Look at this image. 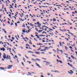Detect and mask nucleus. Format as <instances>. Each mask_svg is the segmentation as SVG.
I'll list each match as a JSON object with an SVG mask.
<instances>
[{
  "instance_id": "4468645a",
  "label": "nucleus",
  "mask_w": 77,
  "mask_h": 77,
  "mask_svg": "<svg viewBox=\"0 0 77 77\" xmlns=\"http://www.w3.org/2000/svg\"><path fill=\"white\" fill-rule=\"evenodd\" d=\"M38 25H39L40 26H41V23H39V22H38L37 23Z\"/></svg>"
},
{
  "instance_id": "6e6552de",
  "label": "nucleus",
  "mask_w": 77,
  "mask_h": 77,
  "mask_svg": "<svg viewBox=\"0 0 77 77\" xmlns=\"http://www.w3.org/2000/svg\"><path fill=\"white\" fill-rule=\"evenodd\" d=\"M51 72H59V71L58 70H57L55 71H54L53 70H51Z\"/></svg>"
},
{
  "instance_id": "423d86ee",
  "label": "nucleus",
  "mask_w": 77,
  "mask_h": 77,
  "mask_svg": "<svg viewBox=\"0 0 77 77\" xmlns=\"http://www.w3.org/2000/svg\"><path fill=\"white\" fill-rule=\"evenodd\" d=\"M50 63H51L47 62L46 63V65H48L50 64Z\"/></svg>"
},
{
  "instance_id": "864d4df0",
  "label": "nucleus",
  "mask_w": 77,
  "mask_h": 77,
  "mask_svg": "<svg viewBox=\"0 0 77 77\" xmlns=\"http://www.w3.org/2000/svg\"><path fill=\"white\" fill-rule=\"evenodd\" d=\"M49 29V30H50L51 31H53V29Z\"/></svg>"
},
{
  "instance_id": "c85d7f7f",
  "label": "nucleus",
  "mask_w": 77,
  "mask_h": 77,
  "mask_svg": "<svg viewBox=\"0 0 77 77\" xmlns=\"http://www.w3.org/2000/svg\"><path fill=\"white\" fill-rule=\"evenodd\" d=\"M65 39H66L67 41H69V39L68 38H65Z\"/></svg>"
},
{
  "instance_id": "a19ab883",
  "label": "nucleus",
  "mask_w": 77,
  "mask_h": 77,
  "mask_svg": "<svg viewBox=\"0 0 77 77\" xmlns=\"http://www.w3.org/2000/svg\"><path fill=\"white\" fill-rule=\"evenodd\" d=\"M29 44H31V45H32V42H29Z\"/></svg>"
},
{
  "instance_id": "8fccbe9b",
  "label": "nucleus",
  "mask_w": 77,
  "mask_h": 77,
  "mask_svg": "<svg viewBox=\"0 0 77 77\" xmlns=\"http://www.w3.org/2000/svg\"><path fill=\"white\" fill-rule=\"evenodd\" d=\"M53 51H54V52H56V51L54 49H53Z\"/></svg>"
},
{
  "instance_id": "20e7f679",
  "label": "nucleus",
  "mask_w": 77,
  "mask_h": 77,
  "mask_svg": "<svg viewBox=\"0 0 77 77\" xmlns=\"http://www.w3.org/2000/svg\"><path fill=\"white\" fill-rule=\"evenodd\" d=\"M70 71H71V72H70L69 71H68V72H69V74H71V73H72V74H73L74 72H73V71H72V70H70Z\"/></svg>"
},
{
  "instance_id": "052dcab7",
  "label": "nucleus",
  "mask_w": 77,
  "mask_h": 77,
  "mask_svg": "<svg viewBox=\"0 0 77 77\" xmlns=\"http://www.w3.org/2000/svg\"><path fill=\"white\" fill-rule=\"evenodd\" d=\"M19 14L20 15V16L21 17H23L21 15V14L19 13Z\"/></svg>"
},
{
  "instance_id": "49530a36",
  "label": "nucleus",
  "mask_w": 77,
  "mask_h": 77,
  "mask_svg": "<svg viewBox=\"0 0 77 77\" xmlns=\"http://www.w3.org/2000/svg\"><path fill=\"white\" fill-rule=\"evenodd\" d=\"M35 29L36 30V31H39V30H38L37 28H36Z\"/></svg>"
},
{
  "instance_id": "4d7b16f0",
  "label": "nucleus",
  "mask_w": 77,
  "mask_h": 77,
  "mask_svg": "<svg viewBox=\"0 0 77 77\" xmlns=\"http://www.w3.org/2000/svg\"><path fill=\"white\" fill-rule=\"evenodd\" d=\"M11 38H12V39H13V40H14V37H12Z\"/></svg>"
},
{
  "instance_id": "37998d69",
  "label": "nucleus",
  "mask_w": 77,
  "mask_h": 77,
  "mask_svg": "<svg viewBox=\"0 0 77 77\" xmlns=\"http://www.w3.org/2000/svg\"><path fill=\"white\" fill-rule=\"evenodd\" d=\"M67 9H69V8H66V9H65V8L64 9V10H67Z\"/></svg>"
},
{
  "instance_id": "603ef678",
  "label": "nucleus",
  "mask_w": 77,
  "mask_h": 77,
  "mask_svg": "<svg viewBox=\"0 0 77 77\" xmlns=\"http://www.w3.org/2000/svg\"><path fill=\"white\" fill-rule=\"evenodd\" d=\"M10 54H11L12 55V56H14V54H12V53H10Z\"/></svg>"
},
{
  "instance_id": "f3484780",
  "label": "nucleus",
  "mask_w": 77,
  "mask_h": 77,
  "mask_svg": "<svg viewBox=\"0 0 77 77\" xmlns=\"http://www.w3.org/2000/svg\"><path fill=\"white\" fill-rule=\"evenodd\" d=\"M68 33H69L70 34H71L72 36H73V35H74V34H72V33L71 32H69Z\"/></svg>"
},
{
  "instance_id": "f03ea898",
  "label": "nucleus",
  "mask_w": 77,
  "mask_h": 77,
  "mask_svg": "<svg viewBox=\"0 0 77 77\" xmlns=\"http://www.w3.org/2000/svg\"><path fill=\"white\" fill-rule=\"evenodd\" d=\"M11 67H12V65H8V69H11Z\"/></svg>"
},
{
  "instance_id": "e433bc0d",
  "label": "nucleus",
  "mask_w": 77,
  "mask_h": 77,
  "mask_svg": "<svg viewBox=\"0 0 77 77\" xmlns=\"http://www.w3.org/2000/svg\"><path fill=\"white\" fill-rule=\"evenodd\" d=\"M65 48H66V50H67V49H68V48L67 46H65Z\"/></svg>"
},
{
  "instance_id": "bf43d9fd",
  "label": "nucleus",
  "mask_w": 77,
  "mask_h": 77,
  "mask_svg": "<svg viewBox=\"0 0 77 77\" xmlns=\"http://www.w3.org/2000/svg\"><path fill=\"white\" fill-rule=\"evenodd\" d=\"M2 30H3V31H5V29H4L3 28H2Z\"/></svg>"
},
{
  "instance_id": "b1692460",
  "label": "nucleus",
  "mask_w": 77,
  "mask_h": 77,
  "mask_svg": "<svg viewBox=\"0 0 77 77\" xmlns=\"http://www.w3.org/2000/svg\"><path fill=\"white\" fill-rule=\"evenodd\" d=\"M26 46H28V47H30V46L29 45V44H26Z\"/></svg>"
},
{
  "instance_id": "58836bf2",
  "label": "nucleus",
  "mask_w": 77,
  "mask_h": 77,
  "mask_svg": "<svg viewBox=\"0 0 77 77\" xmlns=\"http://www.w3.org/2000/svg\"><path fill=\"white\" fill-rule=\"evenodd\" d=\"M64 24H67V23H64L62 24V25H63Z\"/></svg>"
},
{
  "instance_id": "cd10ccee",
  "label": "nucleus",
  "mask_w": 77,
  "mask_h": 77,
  "mask_svg": "<svg viewBox=\"0 0 77 77\" xmlns=\"http://www.w3.org/2000/svg\"><path fill=\"white\" fill-rule=\"evenodd\" d=\"M71 57H72V59H75V58H74V57L72 55L71 56Z\"/></svg>"
},
{
  "instance_id": "6e6d98bb",
  "label": "nucleus",
  "mask_w": 77,
  "mask_h": 77,
  "mask_svg": "<svg viewBox=\"0 0 77 77\" xmlns=\"http://www.w3.org/2000/svg\"><path fill=\"white\" fill-rule=\"evenodd\" d=\"M21 63H22V65H23V66H24V63H23V62H22Z\"/></svg>"
},
{
  "instance_id": "774afa93",
  "label": "nucleus",
  "mask_w": 77,
  "mask_h": 77,
  "mask_svg": "<svg viewBox=\"0 0 77 77\" xmlns=\"http://www.w3.org/2000/svg\"><path fill=\"white\" fill-rule=\"evenodd\" d=\"M41 77H44V76L43 75H41Z\"/></svg>"
},
{
  "instance_id": "39448f33",
  "label": "nucleus",
  "mask_w": 77,
  "mask_h": 77,
  "mask_svg": "<svg viewBox=\"0 0 77 77\" xmlns=\"http://www.w3.org/2000/svg\"><path fill=\"white\" fill-rule=\"evenodd\" d=\"M48 48L47 47H45V48L43 49V50L44 51H45V50H48Z\"/></svg>"
},
{
  "instance_id": "473e14b6",
  "label": "nucleus",
  "mask_w": 77,
  "mask_h": 77,
  "mask_svg": "<svg viewBox=\"0 0 77 77\" xmlns=\"http://www.w3.org/2000/svg\"><path fill=\"white\" fill-rule=\"evenodd\" d=\"M22 27H25V24H23V25L22 26Z\"/></svg>"
},
{
  "instance_id": "0e129e2a",
  "label": "nucleus",
  "mask_w": 77,
  "mask_h": 77,
  "mask_svg": "<svg viewBox=\"0 0 77 77\" xmlns=\"http://www.w3.org/2000/svg\"><path fill=\"white\" fill-rule=\"evenodd\" d=\"M75 13H76V14H77V11H75Z\"/></svg>"
},
{
  "instance_id": "aec40b11",
  "label": "nucleus",
  "mask_w": 77,
  "mask_h": 77,
  "mask_svg": "<svg viewBox=\"0 0 77 77\" xmlns=\"http://www.w3.org/2000/svg\"><path fill=\"white\" fill-rule=\"evenodd\" d=\"M28 74H28V75H31V74H32V73H30V72H28Z\"/></svg>"
},
{
  "instance_id": "7ed1b4c3",
  "label": "nucleus",
  "mask_w": 77,
  "mask_h": 77,
  "mask_svg": "<svg viewBox=\"0 0 77 77\" xmlns=\"http://www.w3.org/2000/svg\"><path fill=\"white\" fill-rule=\"evenodd\" d=\"M0 50L1 51H2V50L3 51H5V49L4 48H1Z\"/></svg>"
},
{
  "instance_id": "a878e982",
  "label": "nucleus",
  "mask_w": 77,
  "mask_h": 77,
  "mask_svg": "<svg viewBox=\"0 0 77 77\" xmlns=\"http://www.w3.org/2000/svg\"><path fill=\"white\" fill-rule=\"evenodd\" d=\"M12 50L13 51H14V53L15 54H16V52H15V50H14V49L13 48L12 49Z\"/></svg>"
},
{
  "instance_id": "bb28decb",
  "label": "nucleus",
  "mask_w": 77,
  "mask_h": 77,
  "mask_svg": "<svg viewBox=\"0 0 77 77\" xmlns=\"http://www.w3.org/2000/svg\"><path fill=\"white\" fill-rule=\"evenodd\" d=\"M23 60L24 61V62H26V59L24 58H23Z\"/></svg>"
},
{
  "instance_id": "412c9836",
  "label": "nucleus",
  "mask_w": 77,
  "mask_h": 77,
  "mask_svg": "<svg viewBox=\"0 0 77 77\" xmlns=\"http://www.w3.org/2000/svg\"><path fill=\"white\" fill-rule=\"evenodd\" d=\"M45 3L46 4H47V5H48V6H50V5H51V4H48L47 2H45Z\"/></svg>"
},
{
  "instance_id": "a18cd8bd",
  "label": "nucleus",
  "mask_w": 77,
  "mask_h": 77,
  "mask_svg": "<svg viewBox=\"0 0 77 77\" xmlns=\"http://www.w3.org/2000/svg\"><path fill=\"white\" fill-rule=\"evenodd\" d=\"M47 74H48V75H51V74L50 73H48Z\"/></svg>"
},
{
  "instance_id": "1a4fd4ad",
  "label": "nucleus",
  "mask_w": 77,
  "mask_h": 77,
  "mask_svg": "<svg viewBox=\"0 0 77 77\" xmlns=\"http://www.w3.org/2000/svg\"><path fill=\"white\" fill-rule=\"evenodd\" d=\"M35 54H40V52L37 51V52H35Z\"/></svg>"
},
{
  "instance_id": "2eb2a0df",
  "label": "nucleus",
  "mask_w": 77,
  "mask_h": 77,
  "mask_svg": "<svg viewBox=\"0 0 77 77\" xmlns=\"http://www.w3.org/2000/svg\"><path fill=\"white\" fill-rule=\"evenodd\" d=\"M0 69H2V70H4V69H5V68L2 67H0Z\"/></svg>"
},
{
  "instance_id": "69168bd1",
  "label": "nucleus",
  "mask_w": 77,
  "mask_h": 77,
  "mask_svg": "<svg viewBox=\"0 0 77 77\" xmlns=\"http://www.w3.org/2000/svg\"><path fill=\"white\" fill-rule=\"evenodd\" d=\"M10 8H13V7H12V6H11V7H9Z\"/></svg>"
},
{
  "instance_id": "13d9d810",
  "label": "nucleus",
  "mask_w": 77,
  "mask_h": 77,
  "mask_svg": "<svg viewBox=\"0 0 77 77\" xmlns=\"http://www.w3.org/2000/svg\"><path fill=\"white\" fill-rule=\"evenodd\" d=\"M60 51H61V53H63V51H62V50H60Z\"/></svg>"
},
{
  "instance_id": "338daca9",
  "label": "nucleus",
  "mask_w": 77,
  "mask_h": 77,
  "mask_svg": "<svg viewBox=\"0 0 77 77\" xmlns=\"http://www.w3.org/2000/svg\"><path fill=\"white\" fill-rule=\"evenodd\" d=\"M0 18H2V15H1L0 14Z\"/></svg>"
},
{
  "instance_id": "4c0bfd02",
  "label": "nucleus",
  "mask_w": 77,
  "mask_h": 77,
  "mask_svg": "<svg viewBox=\"0 0 77 77\" xmlns=\"http://www.w3.org/2000/svg\"><path fill=\"white\" fill-rule=\"evenodd\" d=\"M6 43L8 44V45H10V44L8 42H6Z\"/></svg>"
},
{
  "instance_id": "c9c22d12",
  "label": "nucleus",
  "mask_w": 77,
  "mask_h": 77,
  "mask_svg": "<svg viewBox=\"0 0 77 77\" xmlns=\"http://www.w3.org/2000/svg\"><path fill=\"white\" fill-rule=\"evenodd\" d=\"M69 48H70V49H72V47L70 46L69 47Z\"/></svg>"
},
{
  "instance_id": "f8f14e48",
  "label": "nucleus",
  "mask_w": 77,
  "mask_h": 77,
  "mask_svg": "<svg viewBox=\"0 0 77 77\" xmlns=\"http://www.w3.org/2000/svg\"><path fill=\"white\" fill-rule=\"evenodd\" d=\"M49 35H51V36H53V35H54V34L53 32L49 33Z\"/></svg>"
},
{
  "instance_id": "393cba45",
  "label": "nucleus",
  "mask_w": 77,
  "mask_h": 77,
  "mask_svg": "<svg viewBox=\"0 0 77 77\" xmlns=\"http://www.w3.org/2000/svg\"><path fill=\"white\" fill-rule=\"evenodd\" d=\"M54 20H53V21H56V19L54 18Z\"/></svg>"
},
{
  "instance_id": "5701e85b",
  "label": "nucleus",
  "mask_w": 77,
  "mask_h": 77,
  "mask_svg": "<svg viewBox=\"0 0 77 77\" xmlns=\"http://www.w3.org/2000/svg\"><path fill=\"white\" fill-rule=\"evenodd\" d=\"M36 65H37V66H40L37 63H35Z\"/></svg>"
},
{
  "instance_id": "dca6fc26",
  "label": "nucleus",
  "mask_w": 77,
  "mask_h": 77,
  "mask_svg": "<svg viewBox=\"0 0 77 77\" xmlns=\"http://www.w3.org/2000/svg\"><path fill=\"white\" fill-rule=\"evenodd\" d=\"M37 45H43V44L41 43H37Z\"/></svg>"
},
{
  "instance_id": "9d476101",
  "label": "nucleus",
  "mask_w": 77,
  "mask_h": 77,
  "mask_svg": "<svg viewBox=\"0 0 77 77\" xmlns=\"http://www.w3.org/2000/svg\"><path fill=\"white\" fill-rule=\"evenodd\" d=\"M60 43V45L61 47H63V45H62V42H59Z\"/></svg>"
},
{
  "instance_id": "ea45409f",
  "label": "nucleus",
  "mask_w": 77,
  "mask_h": 77,
  "mask_svg": "<svg viewBox=\"0 0 77 77\" xmlns=\"http://www.w3.org/2000/svg\"><path fill=\"white\" fill-rule=\"evenodd\" d=\"M66 3H70V2H69V1H66Z\"/></svg>"
},
{
  "instance_id": "72a5a7b5",
  "label": "nucleus",
  "mask_w": 77,
  "mask_h": 77,
  "mask_svg": "<svg viewBox=\"0 0 77 77\" xmlns=\"http://www.w3.org/2000/svg\"><path fill=\"white\" fill-rule=\"evenodd\" d=\"M15 25L16 27H17V26H18V25H17V23H15Z\"/></svg>"
},
{
  "instance_id": "680f3d73",
  "label": "nucleus",
  "mask_w": 77,
  "mask_h": 77,
  "mask_svg": "<svg viewBox=\"0 0 77 77\" xmlns=\"http://www.w3.org/2000/svg\"><path fill=\"white\" fill-rule=\"evenodd\" d=\"M42 42H45V40H43L42 41Z\"/></svg>"
},
{
  "instance_id": "5fc2aeb1",
  "label": "nucleus",
  "mask_w": 77,
  "mask_h": 77,
  "mask_svg": "<svg viewBox=\"0 0 77 77\" xmlns=\"http://www.w3.org/2000/svg\"><path fill=\"white\" fill-rule=\"evenodd\" d=\"M33 47H36V46L35 45H33Z\"/></svg>"
},
{
  "instance_id": "c03bdc74",
  "label": "nucleus",
  "mask_w": 77,
  "mask_h": 77,
  "mask_svg": "<svg viewBox=\"0 0 77 77\" xmlns=\"http://www.w3.org/2000/svg\"><path fill=\"white\" fill-rule=\"evenodd\" d=\"M57 57H58L59 59H60V57H59V56L57 55Z\"/></svg>"
},
{
  "instance_id": "3c124183",
  "label": "nucleus",
  "mask_w": 77,
  "mask_h": 77,
  "mask_svg": "<svg viewBox=\"0 0 77 77\" xmlns=\"http://www.w3.org/2000/svg\"><path fill=\"white\" fill-rule=\"evenodd\" d=\"M5 39H7V36H6V35L5 36Z\"/></svg>"
},
{
  "instance_id": "c756f323",
  "label": "nucleus",
  "mask_w": 77,
  "mask_h": 77,
  "mask_svg": "<svg viewBox=\"0 0 77 77\" xmlns=\"http://www.w3.org/2000/svg\"><path fill=\"white\" fill-rule=\"evenodd\" d=\"M30 25L31 26H33V24H32V23H30Z\"/></svg>"
},
{
  "instance_id": "e2e57ef3",
  "label": "nucleus",
  "mask_w": 77,
  "mask_h": 77,
  "mask_svg": "<svg viewBox=\"0 0 77 77\" xmlns=\"http://www.w3.org/2000/svg\"><path fill=\"white\" fill-rule=\"evenodd\" d=\"M47 28H45V31H47Z\"/></svg>"
},
{
  "instance_id": "79ce46f5",
  "label": "nucleus",
  "mask_w": 77,
  "mask_h": 77,
  "mask_svg": "<svg viewBox=\"0 0 77 77\" xmlns=\"http://www.w3.org/2000/svg\"><path fill=\"white\" fill-rule=\"evenodd\" d=\"M12 25H14V23H12V22H11V26H12Z\"/></svg>"
},
{
  "instance_id": "f704fd0d",
  "label": "nucleus",
  "mask_w": 77,
  "mask_h": 77,
  "mask_svg": "<svg viewBox=\"0 0 77 77\" xmlns=\"http://www.w3.org/2000/svg\"><path fill=\"white\" fill-rule=\"evenodd\" d=\"M22 32H23V33H25V32H26V31H25V30H23L22 31Z\"/></svg>"
},
{
  "instance_id": "a211bd4d",
  "label": "nucleus",
  "mask_w": 77,
  "mask_h": 77,
  "mask_svg": "<svg viewBox=\"0 0 77 77\" xmlns=\"http://www.w3.org/2000/svg\"><path fill=\"white\" fill-rule=\"evenodd\" d=\"M40 36H45V35H39Z\"/></svg>"
},
{
  "instance_id": "9b49d317",
  "label": "nucleus",
  "mask_w": 77,
  "mask_h": 77,
  "mask_svg": "<svg viewBox=\"0 0 77 77\" xmlns=\"http://www.w3.org/2000/svg\"><path fill=\"white\" fill-rule=\"evenodd\" d=\"M28 53H34V52H32L30 51H28Z\"/></svg>"
},
{
  "instance_id": "7c9ffc66",
  "label": "nucleus",
  "mask_w": 77,
  "mask_h": 77,
  "mask_svg": "<svg viewBox=\"0 0 77 77\" xmlns=\"http://www.w3.org/2000/svg\"><path fill=\"white\" fill-rule=\"evenodd\" d=\"M34 40H35V41H36V42L38 41V40H37V39H36V38H34Z\"/></svg>"
},
{
  "instance_id": "4be33fe9",
  "label": "nucleus",
  "mask_w": 77,
  "mask_h": 77,
  "mask_svg": "<svg viewBox=\"0 0 77 77\" xmlns=\"http://www.w3.org/2000/svg\"><path fill=\"white\" fill-rule=\"evenodd\" d=\"M36 60H38V61H40V60H40V59H38V58H36Z\"/></svg>"
},
{
  "instance_id": "6ab92c4d",
  "label": "nucleus",
  "mask_w": 77,
  "mask_h": 77,
  "mask_svg": "<svg viewBox=\"0 0 77 77\" xmlns=\"http://www.w3.org/2000/svg\"><path fill=\"white\" fill-rule=\"evenodd\" d=\"M42 27H43V26H44V27H46V28H47V29H49V28L47 26L44 25V26H42Z\"/></svg>"
},
{
  "instance_id": "09e8293b",
  "label": "nucleus",
  "mask_w": 77,
  "mask_h": 77,
  "mask_svg": "<svg viewBox=\"0 0 77 77\" xmlns=\"http://www.w3.org/2000/svg\"><path fill=\"white\" fill-rule=\"evenodd\" d=\"M42 59H44L45 60H47V59L46 58H42Z\"/></svg>"
},
{
  "instance_id": "2f4dec72",
  "label": "nucleus",
  "mask_w": 77,
  "mask_h": 77,
  "mask_svg": "<svg viewBox=\"0 0 77 77\" xmlns=\"http://www.w3.org/2000/svg\"><path fill=\"white\" fill-rule=\"evenodd\" d=\"M69 1H70V2H76L75 1H72L71 0H69Z\"/></svg>"
},
{
  "instance_id": "0eeeda50",
  "label": "nucleus",
  "mask_w": 77,
  "mask_h": 77,
  "mask_svg": "<svg viewBox=\"0 0 77 77\" xmlns=\"http://www.w3.org/2000/svg\"><path fill=\"white\" fill-rule=\"evenodd\" d=\"M57 62H60V63H62V61L60 60H58V59H57Z\"/></svg>"
},
{
  "instance_id": "ddd939ff",
  "label": "nucleus",
  "mask_w": 77,
  "mask_h": 77,
  "mask_svg": "<svg viewBox=\"0 0 77 77\" xmlns=\"http://www.w3.org/2000/svg\"><path fill=\"white\" fill-rule=\"evenodd\" d=\"M32 61H35V62H36V60H35L34 59H33V58H32Z\"/></svg>"
},
{
  "instance_id": "f257e3e1",
  "label": "nucleus",
  "mask_w": 77,
  "mask_h": 77,
  "mask_svg": "<svg viewBox=\"0 0 77 77\" xmlns=\"http://www.w3.org/2000/svg\"><path fill=\"white\" fill-rule=\"evenodd\" d=\"M3 54L4 55L3 56L4 59H6L7 60H8V59H9V60H11V57H10V56L9 55H7L6 57V54H5V53H4Z\"/></svg>"
},
{
  "instance_id": "de8ad7c7",
  "label": "nucleus",
  "mask_w": 77,
  "mask_h": 77,
  "mask_svg": "<svg viewBox=\"0 0 77 77\" xmlns=\"http://www.w3.org/2000/svg\"><path fill=\"white\" fill-rule=\"evenodd\" d=\"M71 67H72L73 66H72V64H70V66Z\"/></svg>"
}]
</instances>
